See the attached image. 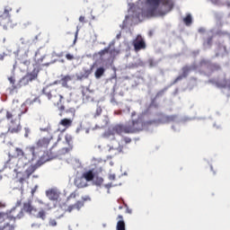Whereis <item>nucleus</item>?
I'll list each match as a JSON object with an SVG mask.
<instances>
[{
	"label": "nucleus",
	"mask_w": 230,
	"mask_h": 230,
	"mask_svg": "<svg viewBox=\"0 0 230 230\" xmlns=\"http://www.w3.org/2000/svg\"><path fill=\"white\" fill-rule=\"evenodd\" d=\"M145 129V112L137 115V119H133L128 121L125 125L119 124L113 127L112 130L118 136H123V134H136Z\"/></svg>",
	"instance_id": "1"
},
{
	"label": "nucleus",
	"mask_w": 230,
	"mask_h": 230,
	"mask_svg": "<svg viewBox=\"0 0 230 230\" xmlns=\"http://www.w3.org/2000/svg\"><path fill=\"white\" fill-rule=\"evenodd\" d=\"M26 111L27 110L22 111L19 107L5 111V119L8 121L7 134H21L22 131L21 119L22 118V114H26Z\"/></svg>",
	"instance_id": "2"
},
{
	"label": "nucleus",
	"mask_w": 230,
	"mask_h": 230,
	"mask_svg": "<svg viewBox=\"0 0 230 230\" xmlns=\"http://www.w3.org/2000/svg\"><path fill=\"white\" fill-rule=\"evenodd\" d=\"M147 4L151 6L146 11L147 17L154 15H166L173 10V0H147Z\"/></svg>",
	"instance_id": "3"
},
{
	"label": "nucleus",
	"mask_w": 230,
	"mask_h": 230,
	"mask_svg": "<svg viewBox=\"0 0 230 230\" xmlns=\"http://www.w3.org/2000/svg\"><path fill=\"white\" fill-rule=\"evenodd\" d=\"M14 157H20L19 161H21L23 166L29 164L39 157V155L35 154V146H27L24 150L21 147L14 148Z\"/></svg>",
	"instance_id": "4"
},
{
	"label": "nucleus",
	"mask_w": 230,
	"mask_h": 230,
	"mask_svg": "<svg viewBox=\"0 0 230 230\" xmlns=\"http://www.w3.org/2000/svg\"><path fill=\"white\" fill-rule=\"evenodd\" d=\"M46 96L49 100H50L53 105L58 107L60 112H64V111H66V106L62 104V100H64V96L57 93V90H52L51 92L47 93Z\"/></svg>",
	"instance_id": "5"
},
{
	"label": "nucleus",
	"mask_w": 230,
	"mask_h": 230,
	"mask_svg": "<svg viewBox=\"0 0 230 230\" xmlns=\"http://www.w3.org/2000/svg\"><path fill=\"white\" fill-rule=\"evenodd\" d=\"M24 217L22 210L18 211L17 213V207L13 208L10 211L7 212H0V220L4 218V220H13L15 222V219H21Z\"/></svg>",
	"instance_id": "6"
},
{
	"label": "nucleus",
	"mask_w": 230,
	"mask_h": 230,
	"mask_svg": "<svg viewBox=\"0 0 230 230\" xmlns=\"http://www.w3.org/2000/svg\"><path fill=\"white\" fill-rule=\"evenodd\" d=\"M49 143H51V138L43 137L37 140L35 147V154L37 155V151L40 150H48V146H49Z\"/></svg>",
	"instance_id": "7"
},
{
	"label": "nucleus",
	"mask_w": 230,
	"mask_h": 230,
	"mask_svg": "<svg viewBox=\"0 0 230 230\" xmlns=\"http://www.w3.org/2000/svg\"><path fill=\"white\" fill-rule=\"evenodd\" d=\"M37 170V165H31L29 166L25 172L22 174V177L19 179V182L21 184H24V181H27V179H30V176L35 172Z\"/></svg>",
	"instance_id": "8"
},
{
	"label": "nucleus",
	"mask_w": 230,
	"mask_h": 230,
	"mask_svg": "<svg viewBox=\"0 0 230 230\" xmlns=\"http://www.w3.org/2000/svg\"><path fill=\"white\" fill-rule=\"evenodd\" d=\"M20 211H22V213H28L29 215H35L37 213V208L33 207L31 204V200H28L27 202L23 203V208Z\"/></svg>",
	"instance_id": "9"
},
{
	"label": "nucleus",
	"mask_w": 230,
	"mask_h": 230,
	"mask_svg": "<svg viewBox=\"0 0 230 230\" xmlns=\"http://www.w3.org/2000/svg\"><path fill=\"white\" fill-rule=\"evenodd\" d=\"M208 84H212V85H217L219 89H226L227 87V79L223 78V79H209Z\"/></svg>",
	"instance_id": "10"
},
{
	"label": "nucleus",
	"mask_w": 230,
	"mask_h": 230,
	"mask_svg": "<svg viewBox=\"0 0 230 230\" xmlns=\"http://www.w3.org/2000/svg\"><path fill=\"white\" fill-rule=\"evenodd\" d=\"M84 201L78 200L74 205H70L67 207V208L65 210L66 213H71L72 211H75L76 209L77 211H80L81 208H84Z\"/></svg>",
	"instance_id": "11"
},
{
	"label": "nucleus",
	"mask_w": 230,
	"mask_h": 230,
	"mask_svg": "<svg viewBox=\"0 0 230 230\" xmlns=\"http://www.w3.org/2000/svg\"><path fill=\"white\" fill-rule=\"evenodd\" d=\"M83 100L84 102H94V97L93 95V92L88 88H84L82 90Z\"/></svg>",
	"instance_id": "12"
},
{
	"label": "nucleus",
	"mask_w": 230,
	"mask_h": 230,
	"mask_svg": "<svg viewBox=\"0 0 230 230\" xmlns=\"http://www.w3.org/2000/svg\"><path fill=\"white\" fill-rule=\"evenodd\" d=\"M182 74L179 75L175 80L174 84H177V82H181L182 78H188V75L191 72V67L185 66L181 68Z\"/></svg>",
	"instance_id": "13"
},
{
	"label": "nucleus",
	"mask_w": 230,
	"mask_h": 230,
	"mask_svg": "<svg viewBox=\"0 0 230 230\" xmlns=\"http://www.w3.org/2000/svg\"><path fill=\"white\" fill-rule=\"evenodd\" d=\"M218 71H222V66L218 64H210L208 66V76H211L213 73H218Z\"/></svg>",
	"instance_id": "14"
},
{
	"label": "nucleus",
	"mask_w": 230,
	"mask_h": 230,
	"mask_svg": "<svg viewBox=\"0 0 230 230\" xmlns=\"http://www.w3.org/2000/svg\"><path fill=\"white\" fill-rule=\"evenodd\" d=\"M25 76H27L29 82H33V80H37V76H39V69L34 68L31 73H27Z\"/></svg>",
	"instance_id": "15"
},
{
	"label": "nucleus",
	"mask_w": 230,
	"mask_h": 230,
	"mask_svg": "<svg viewBox=\"0 0 230 230\" xmlns=\"http://www.w3.org/2000/svg\"><path fill=\"white\" fill-rule=\"evenodd\" d=\"M118 219H119V221L117 222L116 229L117 230H127L126 225H125V220H123V216L119 215Z\"/></svg>",
	"instance_id": "16"
},
{
	"label": "nucleus",
	"mask_w": 230,
	"mask_h": 230,
	"mask_svg": "<svg viewBox=\"0 0 230 230\" xmlns=\"http://www.w3.org/2000/svg\"><path fill=\"white\" fill-rule=\"evenodd\" d=\"M46 196L48 197V199L49 200H53V201H58V199H60V194H55V191L53 190H49L47 192Z\"/></svg>",
	"instance_id": "17"
},
{
	"label": "nucleus",
	"mask_w": 230,
	"mask_h": 230,
	"mask_svg": "<svg viewBox=\"0 0 230 230\" xmlns=\"http://www.w3.org/2000/svg\"><path fill=\"white\" fill-rule=\"evenodd\" d=\"M0 230H15V226L8 222L0 223Z\"/></svg>",
	"instance_id": "18"
},
{
	"label": "nucleus",
	"mask_w": 230,
	"mask_h": 230,
	"mask_svg": "<svg viewBox=\"0 0 230 230\" xmlns=\"http://www.w3.org/2000/svg\"><path fill=\"white\" fill-rule=\"evenodd\" d=\"M71 80H73V76H71V75H63L62 78L59 81V84H61V85L63 87H67V83L71 82Z\"/></svg>",
	"instance_id": "19"
},
{
	"label": "nucleus",
	"mask_w": 230,
	"mask_h": 230,
	"mask_svg": "<svg viewBox=\"0 0 230 230\" xmlns=\"http://www.w3.org/2000/svg\"><path fill=\"white\" fill-rule=\"evenodd\" d=\"M224 53H227V48L225 45L219 43L217 45L216 57H219V55H224Z\"/></svg>",
	"instance_id": "20"
},
{
	"label": "nucleus",
	"mask_w": 230,
	"mask_h": 230,
	"mask_svg": "<svg viewBox=\"0 0 230 230\" xmlns=\"http://www.w3.org/2000/svg\"><path fill=\"white\" fill-rule=\"evenodd\" d=\"M134 48L136 51H139V49H143L145 48V41L143 40H136L134 41Z\"/></svg>",
	"instance_id": "21"
},
{
	"label": "nucleus",
	"mask_w": 230,
	"mask_h": 230,
	"mask_svg": "<svg viewBox=\"0 0 230 230\" xmlns=\"http://www.w3.org/2000/svg\"><path fill=\"white\" fill-rule=\"evenodd\" d=\"M65 139L69 146L68 148H66V151L69 152V150H73V137L67 134L65 136Z\"/></svg>",
	"instance_id": "22"
},
{
	"label": "nucleus",
	"mask_w": 230,
	"mask_h": 230,
	"mask_svg": "<svg viewBox=\"0 0 230 230\" xmlns=\"http://www.w3.org/2000/svg\"><path fill=\"white\" fill-rule=\"evenodd\" d=\"M59 125H61L62 127H66V128H69V127L73 125V120L71 119H62L59 121Z\"/></svg>",
	"instance_id": "23"
},
{
	"label": "nucleus",
	"mask_w": 230,
	"mask_h": 230,
	"mask_svg": "<svg viewBox=\"0 0 230 230\" xmlns=\"http://www.w3.org/2000/svg\"><path fill=\"white\" fill-rule=\"evenodd\" d=\"M84 179L87 181L88 182H91V181H94V173L93 171H88L83 174Z\"/></svg>",
	"instance_id": "24"
},
{
	"label": "nucleus",
	"mask_w": 230,
	"mask_h": 230,
	"mask_svg": "<svg viewBox=\"0 0 230 230\" xmlns=\"http://www.w3.org/2000/svg\"><path fill=\"white\" fill-rule=\"evenodd\" d=\"M137 8L140 11L137 14V19H140V15H143V10H145V4L141 2V0H138L137 2Z\"/></svg>",
	"instance_id": "25"
},
{
	"label": "nucleus",
	"mask_w": 230,
	"mask_h": 230,
	"mask_svg": "<svg viewBox=\"0 0 230 230\" xmlns=\"http://www.w3.org/2000/svg\"><path fill=\"white\" fill-rule=\"evenodd\" d=\"M183 22L186 26H191V22H193V18L190 13H188L186 17L183 18Z\"/></svg>",
	"instance_id": "26"
},
{
	"label": "nucleus",
	"mask_w": 230,
	"mask_h": 230,
	"mask_svg": "<svg viewBox=\"0 0 230 230\" xmlns=\"http://www.w3.org/2000/svg\"><path fill=\"white\" fill-rule=\"evenodd\" d=\"M104 73H105V68L103 67L97 68V70L95 71V78H102Z\"/></svg>",
	"instance_id": "27"
},
{
	"label": "nucleus",
	"mask_w": 230,
	"mask_h": 230,
	"mask_svg": "<svg viewBox=\"0 0 230 230\" xmlns=\"http://www.w3.org/2000/svg\"><path fill=\"white\" fill-rule=\"evenodd\" d=\"M36 218H40L41 220H46V210L41 209L36 215Z\"/></svg>",
	"instance_id": "28"
},
{
	"label": "nucleus",
	"mask_w": 230,
	"mask_h": 230,
	"mask_svg": "<svg viewBox=\"0 0 230 230\" xmlns=\"http://www.w3.org/2000/svg\"><path fill=\"white\" fill-rule=\"evenodd\" d=\"M93 184H95V186H102L103 184V178L100 176L95 177L93 180Z\"/></svg>",
	"instance_id": "29"
},
{
	"label": "nucleus",
	"mask_w": 230,
	"mask_h": 230,
	"mask_svg": "<svg viewBox=\"0 0 230 230\" xmlns=\"http://www.w3.org/2000/svg\"><path fill=\"white\" fill-rule=\"evenodd\" d=\"M110 51H111V46L104 48L102 50H100L98 52V55L100 57H105V55H107V53H109Z\"/></svg>",
	"instance_id": "30"
},
{
	"label": "nucleus",
	"mask_w": 230,
	"mask_h": 230,
	"mask_svg": "<svg viewBox=\"0 0 230 230\" xmlns=\"http://www.w3.org/2000/svg\"><path fill=\"white\" fill-rule=\"evenodd\" d=\"M30 80L28 79L27 75H24L21 80H20V87H22V85H28L30 84Z\"/></svg>",
	"instance_id": "31"
},
{
	"label": "nucleus",
	"mask_w": 230,
	"mask_h": 230,
	"mask_svg": "<svg viewBox=\"0 0 230 230\" xmlns=\"http://www.w3.org/2000/svg\"><path fill=\"white\" fill-rule=\"evenodd\" d=\"M209 66H211V64L208 60L203 59L199 62V67H208V69H209Z\"/></svg>",
	"instance_id": "32"
},
{
	"label": "nucleus",
	"mask_w": 230,
	"mask_h": 230,
	"mask_svg": "<svg viewBox=\"0 0 230 230\" xmlns=\"http://www.w3.org/2000/svg\"><path fill=\"white\" fill-rule=\"evenodd\" d=\"M147 65L149 66V67H155V66H157V62L154 60V58H149L147 60Z\"/></svg>",
	"instance_id": "33"
},
{
	"label": "nucleus",
	"mask_w": 230,
	"mask_h": 230,
	"mask_svg": "<svg viewBox=\"0 0 230 230\" xmlns=\"http://www.w3.org/2000/svg\"><path fill=\"white\" fill-rule=\"evenodd\" d=\"M102 112H103V110L102 109L101 106H98L96 108V111H95V114H94V118H98V116H102Z\"/></svg>",
	"instance_id": "34"
},
{
	"label": "nucleus",
	"mask_w": 230,
	"mask_h": 230,
	"mask_svg": "<svg viewBox=\"0 0 230 230\" xmlns=\"http://www.w3.org/2000/svg\"><path fill=\"white\" fill-rule=\"evenodd\" d=\"M66 114H71L73 118H75V114L76 113V110L75 108H69L66 110Z\"/></svg>",
	"instance_id": "35"
},
{
	"label": "nucleus",
	"mask_w": 230,
	"mask_h": 230,
	"mask_svg": "<svg viewBox=\"0 0 230 230\" xmlns=\"http://www.w3.org/2000/svg\"><path fill=\"white\" fill-rule=\"evenodd\" d=\"M210 2L217 6H224V3H222V0H210Z\"/></svg>",
	"instance_id": "36"
},
{
	"label": "nucleus",
	"mask_w": 230,
	"mask_h": 230,
	"mask_svg": "<svg viewBox=\"0 0 230 230\" xmlns=\"http://www.w3.org/2000/svg\"><path fill=\"white\" fill-rule=\"evenodd\" d=\"M110 55H111V57H117V55H119V50L113 49L110 50Z\"/></svg>",
	"instance_id": "37"
},
{
	"label": "nucleus",
	"mask_w": 230,
	"mask_h": 230,
	"mask_svg": "<svg viewBox=\"0 0 230 230\" xmlns=\"http://www.w3.org/2000/svg\"><path fill=\"white\" fill-rule=\"evenodd\" d=\"M49 226H50L51 227H56L57 226V220L53 219V218H50L49 220Z\"/></svg>",
	"instance_id": "38"
},
{
	"label": "nucleus",
	"mask_w": 230,
	"mask_h": 230,
	"mask_svg": "<svg viewBox=\"0 0 230 230\" xmlns=\"http://www.w3.org/2000/svg\"><path fill=\"white\" fill-rule=\"evenodd\" d=\"M122 141H124V143H125L126 145H128V144L132 143V138H131V137H124L122 138Z\"/></svg>",
	"instance_id": "39"
},
{
	"label": "nucleus",
	"mask_w": 230,
	"mask_h": 230,
	"mask_svg": "<svg viewBox=\"0 0 230 230\" xmlns=\"http://www.w3.org/2000/svg\"><path fill=\"white\" fill-rule=\"evenodd\" d=\"M206 44H207V46H211V44H213V36H209L207 39Z\"/></svg>",
	"instance_id": "40"
},
{
	"label": "nucleus",
	"mask_w": 230,
	"mask_h": 230,
	"mask_svg": "<svg viewBox=\"0 0 230 230\" xmlns=\"http://www.w3.org/2000/svg\"><path fill=\"white\" fill-rule=\"evenodd\" d=\"M24 130H25L24 137H29L31 130L30 129V128H24Z\"/></svg>",
	"instance_id": "41"
},
{
	"label": "nucleus",
	"mask_w": 230,
	"mask_h": 230,
	"mask_svg": "<svg viewBox=\"0 0 230 230\" xmlns=\"http://www.w3.org/2000/svg\"><path fill=\"white\" fill-rule=\"evenodd\" d=\"M66 60H75V56L73 54H66Z\"/></svg>",
	"instance_id": "42"
},
{
	"label": "nucleus",
	"mask_w": 230,
	"mask_h": 230,
	"mask_svg": "<svg viewBox=\"0 0 230 230\" xmlns=\"http://www.w3.org/2000/svg\"><path fill=\"white\" fill-rule=\"evenodd\" d=\"M111 136H114V133H112V131H108L104 133V137H111Z\"/></svg>",
	"instance_id": "43"
},
{
	"label": "nucleus",
	"mask_w": 230,
	"mask_h": 230,
	"mask_svg": "<svg viewBox=\"0 0 230 230\" xmlns=\"http://www.w3.org/2000/svg\"><path fill=\"white\" fill-rule=\"evenodd\" d=\"M5 57H8V54H6V53H2V54H0V61H3V60H4V58Z\"/></svg>",
	"instance_id": "44"
},
{
	"label": "nucleus",
	"mask_w": 230,
	"mask_h": 230,
	"mask_svg": "<svg viewBox=\"0 0 230 230\" xmlns=\"http://www.w3.org/2000/svg\"><path fill=\"white\" fill-rule=\"evenodd\" d=\"M87 186V183L84 182V183H77V188H85Z\"/></svg>",
	"instance_id": "45"
},
{
	"label": "nucleus",
	"mask_w": 230,
	"mask_h": 230,
	"mask_svg": "<svg viewBox=\"0 0 230 230\" xmlns=\"http://www.w3.org/2000/svg\"><path fill=\"white\" fill-rule=\"evenodd\" d=\"M8 80H9L10 84H12V85H15V78L9 77Z\"/></svg>",
	"instance_id": "46"
},
{
	"label": "nucleus",
	"mask_w": 230,
	"mask_h": 230,
	"mask_svg": "<svg viewBox=\"0 0 230 230\" xmlns=\"http://www.w3.org/2000/svg\"><path fill=\"white\" fill-rule=\"evenodd\" d=\"M109 180L110 181H116V174H110L109 175Z\"/></svg>",
	"instance_id": "47"
},
{
	"label": "nucleus",
	"mask_w": 230,
	"mask_h": 230,
	"mask_svg": "<svg viewBox=\"0 0 230 230\" xmlns=\"http://www.w3.org/2000/svg\"><path fill=\"white\" fill-rule=\"evenodd\" d=\"M22 64H23L24 66H30V64H31V61H30V59H26V60H24V61L22 62Z\"/></svg>",
	"instance_id": "48"
},
{
	"label": "nucleus",
	"mask_w": 230,
	"mask_h": 230,
	"mask_svg": "<svg viewBox=\"0 0 230 230\" xmlns=\"http://www.w3.org/2000/svg\"><path fill=\"white\" fill-rule=\"evenodd\" d=\"M35 102H37V98H35L32 101H26V103H28L29 105H31V103H35Z\"/></svg>",
	"instance_id": "49"
},
{
	"label": "nucleus",
	"mask_w": 230,
	"mask_h": 230,
	"mask_svg": "<svg viewBox=\"0 0 230 230\" xmlns=\"http://www.w3.org/2000/svg\"><path fill=\"white\" fill-rule=\"evenodd\" d=\"M104 187L107 188V190H111V188H112V183L105 184Z\"/></svg>",
	"instance_id": "50"
},
{
	"label": "nucleus",
	"mask_w": 230,
	"mask_h": 230,
	"mask_svg": "<svg viewBox=\"0 0 230 230\" xmlns=\"http://www.w3.org/2000/svg\"><path fill=\"white\" fill-rule=\"evenodd\" d=\"M79 22H85V17L84 16H80L79 17Z\"/></svg>",
	"instance_id": "51"
},
{
	"label": "nucleus",
	"mask_w": 230,
	"mask_h": 230,
	"mask_svg": "<svg viewBox=\"0 0 230 230\" xmlns=\"http://www.w3.org/2000/svg\"><path fill=\"white\" fill-rule=\"evenodd\" d=\"M126 212L128 213V215L132 214V209L127 208Z\"/></svg>",
	"instance_id": "52"
},
{
	"label": "nucleus",
	"mask_w": 230,
	"mask_h": 230,
	"mask_svg": "<svg viewBox=\"0 0 230 230\" xmlns=\"http://www.w3.org/2000/svg\"><path fill=\"white\" fill-rule=\"evenodd\" d=\"M148 36H149V37H153V36H154V31H148Z\"/></svg>",
	"instance_id": "53"
},
{
	"label": "nucleus",
	"mask_w": 230,
	"mask_h": 230,
	"mask_svg": "<svg viewBox=\"0 0 230 230\" xmlns=\"http://www.w3.org/2000/svg\"><path fill=\"white\" fill-rule=\"evenodd\" d=\"M0 137H6V133H1Z\"/></svg>",
	"instance_id": "54"
},
{
	"label": "nucleus",
	"mask_w": 230,
	"mask_h": 230,
	"mask_svg": "<svg viewBox=\"0 0 230 230\" xmlns=\"http://www.w3.org/2000/svg\"><path fill=\"white\" fill-rule=\"evenodd\" d=\"M5 204L4 203H3V202H0V208H5Z\"/></svg>",
	"instance_id": "55"
},
{
	"label": "nucleus",
	"mask_w": 230,
	"mask_h": 230,
	"mask_svg": "<svg viewBox=\"0 0 230 230\" xmlns=\"http://www.w3.org/2000/svg\"><path fill=\"white\" fill-rule=\"evenodd\" d=\"M71 197H74V198L76 197V193H75V192L71 193L69 198H71Z\"/></svg>",
	"instance_id": "56"
},
{
	"label": "nucleus",
	"mask_w": 230,
	"mask_h": 230,
	"mask_svg": "<svg viewBox=\"0 0 230 230\" xmlns=\"http://www.w3.org/2000/svg\"><path fill=\"white\" fill-rule=\"evenodd\" d=\"M226 6H228V8H230V2L229 1H226Z\"/></svg>",
	"instance_id": "57"
},
{
	"label": "nucleus",
	"mask_w": 230,
	"mask_h": 230,
	"mask_svg": "<svg viewBox=\"0 0 230 230\" xmlns=\"http://www.w3.org/2000/svg\"><path fill=\"white\" fill-rule=\"evenodd\" d=\"M136 116V111L131 112V118H134Z\"/></svg>",
	"instance_id": "58"
},
{
	"label": "nucleus",
	"mask_w": 230,
	"mask_h": 230,
	"mask_svg": "<svg viewBox=\"0 0 230 230\" xmlns=\"http://www.w3.org/2000/svg\"><path fill=\"white\" fill-rule=\"evenodd\" d=\"M78 37V31L75 33V42H76V38Z\"/></svg>",
	"instance_id": "59"
},
{
	"label": "nucleus",
	"mask_w": 230,
	"mask_h": 230,
	"mask_svg": "<svg viewBox=\"0 0 230 230\" xmlns=\"http://www.w3.org/2000/svg\"><path fill=\"white\" fill-rule=\"evenodd\" d=\"M38 202H39L40 204H44V201H42V199H38Z\"/></svg>",
	"instance_id": "60"
},
{
	"label": "nucleus",
	"mask_w": 230,
	"mask_h": 230,
	"mask_svg": "<svg viewBox=\"0 0 230 230\" xmlns=\"http://www.w3.org/2000/svg\"><path fill=\"white\" fill-rule=\"evenodd\" d=\"M115 114L121 115V111H115Z\"/></svg>",
	"instance_id": "61"
},
{
	"label": "nucleus",
	"mask_w": 230,
	"mask_h": 230,
	"mask_svg": "<svg viewBox=\"0 0 230 230\" xmlns=\"http://www.w3.org/2000/svg\"><path fill=\"white\" fill-rule=\"evenodd\" d=\"M62 217H64V215L59 216L58 218H62Z\"/></svg>",
	"instance_id": "62"
},
{
	"label": "nucleus",
	"mask_w": 230,
	"mask_h": 230,
	"mask_svg": "<svg viewBox=\"0 0 230 230\" xmlns=\"http://www.w3.org/2000/svg\"><path fill=\"white\" fill-rule=\"evenodd\" d=\"M175 119V117H174V116L171 117V119Z\"/></svg>",
	"instance_id": "63"
},
{
	"label": "nucleus",
	"mask_w": 230,
	"mask_h": 230,
	"mask_svg": "<svg viewBox=\"0 0 230 230\" xmlns=\"http://www.w3.org/2000/svg\"><path fill=\"white\" fill-rule=\"evenodd\" d=\"M4 30H7L6 25H4Z\"/></svg>",
	"instance_id": "64"
}]
</instances>
